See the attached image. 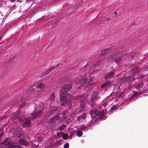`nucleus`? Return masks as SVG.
<instances>
[{"instance_id": "obj_36", "label": "nucleus", "mask_w": 148, "mask_h": 148, "mask_svg": "<svg viewBox=\"0 0 148 148\" xmlns=\"http://www.w3.org/2000/svg\"><path fill=\"white\" fill-rule=\"evenodd\" d=\"M3 43V42H0V46H1V45L3 46L4 45H2V44Z\"/></svg>"}, {"instance_id": "obj_31", "label": "nucleus", "mask_w": 148, "mask_h": 148, "mask_svg": "<svg viewBox=\"0 0 148 148\" xmlns=\"http://www.w3.org/2000/svg\"><path fill=\"white\" fill-rule=\"evenodd\" d=\"M129 79V78L128 77H126L125 80L123 81V82H128Z\"/></svg>"}, {"instance_id": "obj_18", "label": "nucleus", "mask_w": 148, "mask_h": 148, "mask_svg": "<svg viewBox=\"0 0 148 148\" xmlns=\"http://www.w3.org/2000/svg\"><path fill=\"white\" fill-rule=\"evenodd\" d=\"M65 125H62L60 126H59L56 128V130L58 131H62L65 128Z\"/></svg>"}, {"instance_id": "obj_17", "label": "nucleus", "mask_w": 148, "mask_h": 148, "mask_svg": "<svg viewBox=\"0 0 148 148\" xmlns=\"http://www.w3.org/2000/svg\"><path fill=\"white\" fill-rule=\"evenodd\" d=\"M86 118V113H83L82 115H80L78 119L79 121H81L82 119H84Z\"/></svg>"}, {"instance_id": "obj_3", "label": "nucleus", "mask_w": 148, "mask_h": 148, "mask_svg": "<svg viewBox=\"0 0 148 148\" xmlns=\"http://www.w3.org/2000/svg\"><path fill=\"white\" fill-rule=\"evenodd\" d=\"M55 108L53 107L52 108V110H48V112L47 111L46 116L45 118V120L46 122H49L51 123H54L57 121H62V118H60L58 115H56L52 118H50V115L53 113Z\"/></svg>"}, {"instance_id": "obj_20", "label": "nucleus", "mask_w": 148, "mask_h": 148, "mask_svg": "<svg viewBox=\"0 0 148 148\" xmlns=\"http://www.w3.org/2000/svg\"><path fill=\"white\" fill-rule=\"evenodd\" d=\"M60 134L61 135L63 138L64 140H66L68 139L69 136L66 134L60 133Z\"/></svg>"}, {"instance_id": "obj_9", "label": "nucleus", "mask_w": 148, "mask_h": 148, "mask_svg": "<svg viewBox=\"0 0 148 148\" xmlns=\"http://www.w3.org/2000/svg\"><path fill=\"white\" fill-rule=\"evenodd\" d=\"M119 88H117L116 89H114L113 92L110 95H112L114 94V95L116 97H119V98H122L123 97V95L122 92H119L118 90Z\"/></svg>"}, {"instance_id": "obj_14", "label": "nucleus", "mask_w": 148, "mask_h": 148, "mask_svg": "<svg viewBox=\"0 0 148 148\" xmlns=\"http://www.w3.org/2000/svg\"><path fill=\"white\" fill-rule=\"evenodd\" d=\"M98 94V92L97 91H95L93 92L92 95V100H93L94 99H95V98L97 96Z\"/></svg>"}, {"instance_id": "obj_24", "label": "nucleus", "mask_w": 148, "mask_h": 148, "mask_svg": "<svg viewBox=\"0 0 148 148\" xmlns=\"http://www.w3.org/2000/svg\"><path fill=\"white\" fill-rule=\"evenodd\" d=\"M80 129L82 130H84L86 131L88 130L87 127L84 125H83L81 126Z\"/></svg>"}, {"instance_id": "obj_26", "label": "nucleus", "mask_w": 148, "mask_h": 148, "mask_svg": "<svg viewBox=\"0 0 148 148\" xmlns=\"http://www.w3.org/2000/svg\"><path fill=\"white\" fill-rule=\"evenodd\" d=\"M121 58L120 57H118L117 58L115 59L114 61L116 64H118L121 61Z\"/></svg>"}, {"instance_id": "obj_41", "label": "nucleus", "mask_w": 148, "mask_h": 148, "mask_svg": "<svg viewBox=\"0 0 148 148\" xmlns=\"http://www.w3.org/2000/svg\"><path fill=\"white\" fill-rule=\"evenodd\" d=\"M145 97H146V96H148V95H147H147H145Z\"/></svg>"}, {"instance_id": "obj_40", "label": "nucleus", "mask_w": 148, "mask_h": 148, "mask_svg": "<svg viewBox=\"0 0 148 148\" xmlns=\"http://www.w3.org/2000/svg\"><path fill=\"white\" fill-rule=\"evenodd\" d=\"M15 0H11V2H14Z\"/></svg>"}, {"instance_id": "obj_33", "label": "nucleus", "mask_w": 148, "mask_h": 148, "mask_svg": "<svg viewBox=\"0 0 148 148\" xmlns=\"http://www.w3.org/2000/svg\"><path fill=\"white\" fill-rule=\"evenodd\" d=\"M8 117V116H2V118L1 119H3L4 118H7Z\"/></svg>"}, {"instance_id": "obj_23", "label": "nucleus", "mask_w": 148, "mask_h": 148, "mask_svg": "<svg viewBox=\"0 0 148 148\" xmlns=\"http://www.w3.org/2000/svg\"><path fill=\"white\" fill-rule=\"evenodd\" d=\"M62 116L64 119H66L67 117L68 114L66 112H63L62 113Z\"/></svg>"}, {"instance_id": "obj_13", "label": "nucleus", "mask_w": 148, "mask_h": 148, "mask_svg": "<svg viewBox=\"0 0 148 148\" xmlns=\"http://www.w3.org/2000/svg\"><path fill=\"white\" fill-rule=\"evenodd\" d=\"M55 95H54V92L51 94L49 98V101H50V102H52L54 100Z\"/></svg>"}, {"instance_id": "obj_16", "label": "nucleus", "mask_w": 148, "mask_h": 148, "mask_svg": "<svg viewBox=\"0 0 148 148\" xmlns=\"http://www.w3.org/2000/svg\"><path fill=\"white\" fill-rule=\"evenodd\" d=\"M140 70V68L136 66H135L132 69V72L134 73H138Z\"/></svg>"}, {"instance_id": "obj_11", "label": "nucleus", "mask_w": 148, "mask_h": 148, "mask_svg": "<svg viewBox=\"0 0 148 148\" xmlns=\"http://www.w3.org/2000/svg\"><path fill=\"white\" fill-rule=\"evenodd\" d=\"M18 143L21 145L27 146L28 142L25 141V140L21 139L18 141Z\"/></svg>"}, {"instance_id": "obj_42", "label": "nucleus", "mask_w": 148, "mask_h": 148, "mask_svg": "<svg viewBox=\"0 0 148 148\" xmlns=\"http://www.w3.org/2000/svg\"><path fill=\"white\" fill-rule=\"evenodd\" d=\"M137 94V93H135V95H136Z\"/></svg>"}, {"instance_id": "obj_34", "label": "nucleus", "mask_w": 148, "mask_h": 148, "mask_svg": "<svg viewBox=\"0 0 148 148\" xmlns=\"http://www.w3.org/2000/svg\"><path fill=\"white\" fill-rule=\"evenodd\" d=\"M4 141H3V143H2V146H3V147H2V148H4V147H5V148H6V147H5V146L4 144L3 143V142Z\"/></svg>"}, {"instance_id": "obj_8", "label": "nucleus", "mask_w": 148, "mask_h": 148, "mask_svg": "<svg viewBox=\"0 0 148 148\" xmlns=\"http://www.w3.org/2000/svg\"><path fill=\"white\" fill-rule=\"evenodd\" d=\"M14 136L16 137H20L23 136V132L21 131V129L19 127H17L15 129L13 132H12Z\"/></svg>"}, {"instance_id": "obj_35", "label": "nucleus", "mask_w": 148, "mask_h": 148, "mask_svg": "<svg viewBox=\"0 0 148 148\" xmlns=\"http://www.w3.org/2000/svg\"><path fill=\"white\" fill-rule=\"evenodd\" d=\"M106 21H109L110 20V18L108 17L106 18Z\"/></svg>"}, {"instance_id": "obj_7", "label": "nucleus", "mask_w": 148, "mask_h": 148, "mask_svg": "<svg viewBox=\"0 0 148 148\" xmlns=\"http://www.w3.org/2000/svg\"><path fill=\"white\" fill-rule=\"evenodd\" d=\"M80 99L79 100L80 106L81 108V110H84L85 108V99H84V96H82L81 97H75V99Z\"/></svg>"}, {"instance_id": "obj_6", "label": "nucleus", "mask_w": 148, "mask_h": 148, "mask_svg": "<svg viewBox=\"0 0 148 148\" xmlns=\"http://www.w3.org/2000/svg\"><path fill=\"white\" fill-rule=\"evenodd\" d=\"M87 79L85 77L83 79L79 80L78 79L75 81V83L77 85H78L77 87L78 88H80L81 86H87L89 85V83L86 82Z\"/></svg>"}, {"instance_id": "obj_38", "label": "nucleus", "mask_w": 148, "mask_h": 148, "mask_svg": "<svg viewBox=\"0 0 148 148\" xmlns=\"http://www.w3.org/2000/svg\"><path fill=\"white\" fill-rule=\"evenodd\" d=\"M33 1V0H27V2H29V1Z\"/></svg>"}, {"instance_id": "obj_21", "label": "nucleus", "mask_w": 148, "mask_h": 148, "mask_svg": "<svg viewBox=\"0 0 148 148\" xmlns=\"http://www.w3.org/2000/svg\"><path fill=\"white\" fill-rule=\"evenodd\" d=\"M110 83V82L109 81L106 82L101 85V87L102 88H104V89H106V86L107 85H109Z\"/></svg>"}, {"instance_id": "obj_32", "label": "nucleus", "mask_w": 148, "mask_h": 148, "mask_svg": "<svg viewBox=\"0 0 148 148\" xmlns=\"http://www.w3.org/2000/svg\"><path fill=\"white\" fill-rule=\"evenodd\" d=\"M42 140V137H40L38 138V141H41Z\"/></svg>"}, {"instance_id": "obj_29", "label": "nucleus", "mask_w": 148, "mask_h": 148, "mask_svg": "<svg viewBox=\"0 0 148 148\" xmlns=\"http://www.w3.org/2000/svg\"><path fill=\"white\" fill-rule=\"evenodd\" d=\"M69 147V144L68 143H66L64 145V148H68Z\"/></svg>"}, {"instance_id": "obj_15", "label": "nucleus", "mask_w": 148, "mask_h": 148, "mask_svg": "<svg viewBox=\"0 0 148 148\" xmlns=\"http://www.w3.org/2000/svg\"><path fill=\"white\" fill-rule=\"evenodd\" d=\"M45 87V84L42 83H40L36 86L37 88H39L41 89H43Z\"/></svg>"}, {"instance_id": "obj_39", "label": "nucleus", "mask_w": 148, "mask_h": 148, "mask_svg": "<svg viewBox=\"0 0 148 148\" xmlns=\"http://www.w3.org/2000/svg\"><path fill=\"white\" fill-rule=\"evenodd\" d=\"M109 58L110 59H112V56H110V57H109Z\"/></svg>"}, {"instance_id": "obj_12", "label": "nucleus", "mask_w": 148, "mask_h": 148, "mask_svg": "<svg viewBox=\"0 0 148 148\" xmlns=\"http://www.w3.org/2000/svg\"><path fill=\"white\" fill-rule=\"evenodd\" d=\"M114 73L112 72H110L108 73L106 76V79H110L114 77Z\"/></svg>"}, {"instance_id": "obj_43", "label": "nucleus", "mask_w": 148, "mask_h": 148, "mask_svg": "<svg viewBox=\"0 0 148 148\" xmlns=\"http://www.w3.org/2000/svg\"><path fill=\"white\" fill-rule=\"evenodd\" d=\"M114 13H115V14H116V12H114Z\"/></svg>"}, {"instance_id": "obj_10", "label": "nucleus", "mask_w": 148, "mask_h": 148, "mask_svg": "<svg viewBox=\"0 0 148 148\" xmlns=\"http://www.w3.org/2000/svg\"><path fill=\"white\" fill-rule=\"evenodd\" d=\"M15 104L16 105H17L20 107H22L24 106L25 105V101L23 100L22 99H19L18 100H17L15 102Z\"/></svg>"}, {"instance_id": "obj_4", "label": "nucleus", "mask_w": 148, "mask_h": 148, "mask_svg": "<svg viewBox=\"0 0 148 148\" xmlns=\"http://www.w3.org/2000/svg\"><path fill=\"white\" fill-rule=\"evenodd\" d=\"M3 143L6 148H22L20 146L14 144L13 142L9 141L8 139L5 140Z\"/></svg>"}, {"instance_id": "obj_27", "label": "nucleus", "mask_w": 148, "mask_h": 148, "mask_svg": "<svg viewBox=\"0 0 148 148\" xmlns=\"http://www.w3.org/2000/svg\"><path fill=\"white\" fill-rule=\"evenodd\" d=\"M82 132L79 131H78L77 132V136L78 137H80L82 135Z\"/></svg>"}, {"instance_id": "obj_22", "label": "nucleus", "mask_w": 148, "mask_h": 148, "mask_svg": "<svg viewBox=\"0 0 148 148\" xmlns=\"http://www.w3.org/2000/svg\"><path fill=\"white\" fill-rule=\"evenodd\" d=\"M110 48L109 49H105L101 51V55H104L105 53H106L107 52H108Z\"/></svg>"}, {"instance_id": "obj_30", "label": "nucleus", "mask_w": 148, "mask_h": 148, "mask_svg": "<svg viewBox=\"0 0 148 148\" xmlns=\"http://www.w3.org/2000/svg\"><path fill=\"white\" fill-rule=\"evenodd\" d=\"M3 134V133L1 131H0V142L1 140V139L2 138V136Z\"/></svg>"}, {"instance_id": "obj_5", "label": "nucleus", "mask_w": 148, "mask_h": 148, "mask_svg": "<svg viewBox=\"0 0 148 148\" xmlns=\"http://www.w3.org/2000/svg\"><path fill=\"white\" fill-rule=\"evenodd\" d=\"M91 117L92 118L94 121H96L98 119H100L102 114L101 112L95 110L91 111L90 112Z\"/></svg>"}, {"instance_id": "obj_1", "label": "nucleus", "mask_w": 148, "mask_h": 148, "mask_svg": "<svg viewBox=\"0 0 148 148\" xmlns=\"http://www.w3.org/2000/svg\"><path fill=\"white\" fill-rule=\"evenodd\" d=\"M20 111H17L12 118V120L14 122L16 121H19L22 124L23 127H27L30 125V119H33L39 116L42 113V111L40 110H38L37 109H36L35 112L32 114V116H29V119L27 118H25L23 117L20 118Z\"/></svg>"}, {"instance_id": "obj_25", "label": "nucleus", "mask_w": 148, "mask_h": 148, "mask_svg": "<svg viewBox=\"0 0 148 148\" xmlns=\"http://www.w3.org/2000/svg\"><path fill=\"white\" fill-rule=\"evenodd\" d=\"M44 104L43 103H40L39 104V106L38 107V108H40L41 109H44Z\"/></svg>"}, {"instance_id": "obj_28", "label": "nucleus", "mask_w": 148, "mask_h": 148, "mask_svg": "<svg viewBox=\"0 0 148 148\" xmlns=\"http://www.w3.org/2000/svg\"><path fill=\"white\" fill-rule=\"evenodd\" d=\"M38 147V145H36L34 144H32L31 147L32 148H37Z\"/></svg>"}, {"instance_id": "obj_19", "label": "nucleus", "mask_w": 148, "mask_h": 148, "mask_svg": "<svg viewBox=\"0 0 148 148\" xmlns=\"http://www.w3.org/2000/svg\"><path fill=\"white\" fill-rule=\"evenodd\" d=\"M56 67H53L52 68L49 69L48 70H47L45 72V75H48L51 72V71H53L56 69Z\"/></svg>"}, {"instance_id": "obj_37", "label": "nucleus", "mask_w": 148, "mask_h": 148, "mask_svg": "<svg viewBox=\"0 0 148 148\" xmlns=\"http://www.w3.org/2000/svg\"><path fill=\"white\" fill-rule=\"evenodd\" d=\"M115 108V107H113L110 110H113Z\"/></svg>"}, {"instance_id": "obj_2", "label": "nucleus", "mask_w": 148, "mask_h": 148, "mask_svg": "<svg viewBox=\"0 0 148 148\" xmlns=\"http://www.w3.org/2000/svg\"><path fill=\"white\" fill-rule=\"evenodd\" d=\"M72 86L71 84H66L64 85L59 91V95L61 104L64 105L69 101L71 100L73 95V92H70L69 91L72 88Z\"/></svg>"}]
</instances>
